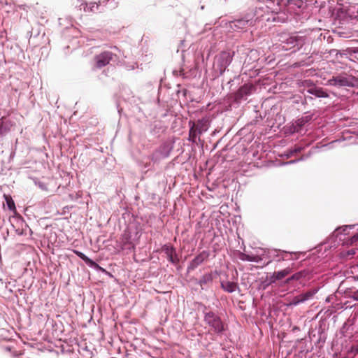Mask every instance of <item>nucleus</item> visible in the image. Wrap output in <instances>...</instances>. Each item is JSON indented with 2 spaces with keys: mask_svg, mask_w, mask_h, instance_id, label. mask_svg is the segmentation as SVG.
I'll return each instance as SVG.
<instances>
[{
  "mask_svg": "<svg viewBox=\"0 0 358 358\" xmlns=\"http://www.w3.org/2000/svg\"><path fill=\"white\" fill-rule=\"evenodd\" d=\"M350 241L351 245L356 244L358 241V233L352 236Z\"/></svg>",
  "mask_w": 358,
  "mask_h": 358,
  "instance_id": "24",
  "label": "nucleus"
},
{
  "mask_svg": "<svg viewBox=\"0 0 358 358\" xmlns=\"http://www.w3.org/2000/svg\"><path fill=\"white\" fill-rule=\"evenodd\" d=\"M310 94L315 95L317 97H327L328 94L321 89L313 88L308 90Z\"/></svg>",
  "mask_w": 358,
  "mask_h": 358,
  "instance_id": "17",
  "label": "nucleus"
},
{
  "mask_svg": "<svg viewBox=\"0 0 358 358\" xmlns=\"http://www.w3.org/2000/svg\"><path fill=\"white\" fill-rule=\"evenodd\" d=\"M221 286L224 291L229 293L235 292L238 287V285L236 282L230 281L222 282L221 283Z\"/></svg>",
  "mask_w": 358,
  "mask_h": 358,
  "instance_id": "11",
  "label": "nucleus"
},
{
  "mask_svg": "<svg viewBox=\"0 0 358 358\" xmlns=\"http://www.w3.org/2000/svg\"><path fill=\"white\" fill-rule=\"evenodd\" d=\"M273 3L271 1H268L266 2V8L271 10V12L275 13L276 15L275 17H273V21L279 22H285L288 19V15L285 11H281L279 7V4L278 3L276 8H272L271 4Z\"/></svg>",
  "mask_w": 358,
  "mask_h": 358,
  "instance_id": "7",
  "label": "nucleus"
},
{
  "mask_svg": "<svg viewBox=\"0 0 358 358\" xmlns=\"http://www.w3.org/2000/svg\"><path fill=\"white\" fill-rule=\"evenodd\" d=\"M303 4V1L301 0H290L288 1L287 5V10L291 11L294 9V6H296L297 8H301Z\"/></svg>",
  "mask_w": 358,
  "mask_h": 358,
  "instance_id": "15",
  "label": "nucleus"
},
{
  "mask_svg": "<svg viewBox=\"0 0 358 358\" xmlns=\"http://www.w3.org/2000/svg\"><path fill=\"white\" fill-rule=\"evenodd\" d=\"M354 350L356 352H358V345L354 348Z\"/></svg>",
  "mask_w": 358,
  "mask_h": 358,
  "instance_id": "30",
  "label": "nucleus"
},
{
  "mask_svg": "<svg viewBox=\"0 0 358 358\" xmlns=\"http://www.w3.org/2000/svg\"><path fill=\"white\" fill-rule=\"evenodd\" d=\"M12 126L11 121L3 117L0 119V136L5 135L10 131Z\"/></svg>",
  "mask_w": 358,
  "mask_h": 358,
  "instance_id": "10",
  "label": "nucleus"
},
{
  "mask_svg": "<svg viewBox=\"0 0 358 358\" xmlns=\"http://www.w3.org/2000/svg\"><path fill=\"white\" fill-rule=\"evenodd\" d=\"M306 43V38L299 36H292L282 42V49L289 50L296 48L300 50Z\"/></svg>",
  "mask_w": 358,
  "mask_h": 358,
  "instance_id": "5",
  "label": "nucleus"
},
{
  "mask_svg": "<svg viewBox=\"0 0 358 358\" xmlns=\"http://www.w3.org/2000/svg\"><path fill=\"white\" fill-rule=\"evenodd\" d=\"M116 57V55L110 51H104L96 55L94 58V68L101 69L108 65L110 61Z\"/></svg>",
  "mask_w": 358,
  "mask_h": 358,
  "instance_id": "6",
  "label": "nucleus"
},
{
  "mask_svg": "<svg viewBox=\"0 0 358 358\" xmlns=\"http://www.w3.org/2000/svg\"><path fill=\"white\" fill-rule=\"evenodd\" d=\"M343 358H348V357H343Z\"/></svg>",
  "mask_w": 358,
  "mask_h": 358,
  "instance_id": "32",
  "label": "nucleus"
},
{
  "mask_svg": "<svg viewBox=\"0 0 358 358\" xmlns=\"http://www.w3.org/2000/svg\"><path fill=\"white\" fill-rule=\"evenodd\" d=\"M98 6H98L97 4H96V3H93L90 9H91V10H93V8H94V7L98 8Z\"/></svg>",
  "mask_w": 358,
  "mask_h": 358,
  "instance_id": "29",
  "label": "nucleus"
},
{
  "mask_svg": "<svg viewBox=\"0 0 358 358\" xmlns=\"http://www.w3.org/2000/svg\"><path fill=\"white\" fill-rule=\"evenodd\" d=\"M296 296L297 298H299V303H303V302H305V299H304V298H303V294H299V295Z\"/></svg>",
  "mask_w": 358,
  "mask_h": 358,
  "instance_id": "27",
  "label": "nucleus"
},
{
  "mask_svg": "<svg viewBox=\"0 0 358 358\" xmlns=\"http://www.w3.org/2000/svg\"><path fill=\"white\" fill-rule=\"evenodd\" d=\"M348 228V226H345L343 229V231H345Z\"/></svg>",
  "mask_w": 358,
  "mask_h": 358,
  "instance_id": "31",
  "label": "nucleus"
},
{
  "mask_svg": "<svg viewBox=\"0 0 358 358\" xmlns=\"http://www.w3.org/2000/svg\"><path fill=\"white\" fill-rule=\"evenodd\" d=\"M73 252L79 257L80 259H82L85 263L87 264H92L93 262L89 259L86 255H85L83 252L78 251V250H73Z\"/></svg>",
  "mask_w": 358,
  "mask_h": 358,
  "instance_id": "18",
  "label": "nucleus"
},
{
  "mask_svg": "<svg viewBox=\"0 0 358 358\" xmlns=\"http://www.w3.org/2000/svg\"><path fill=\"white\" fill-rule=\"evenodd\" d=\"M291 272V269L289 268H286L282 271L275 272V278L278 280H282L285 278L287 275H289Z\"/></svg>",
  "mask_w": 358,
  "mask_h": 358,
  "instance_id": "16",
  "label": "nucleus"
},
{
  "mask_svg": "<svg viewBox=\"0 0 358 358\" xmlns=\"http://www.w3.org/2000/svg\"><path fill=\"white\" fill-rule=\"evenodd\" d=\"M299 303H300L299 301V298H297L296 296H294L290 302V305H294V306H296Z\"/></svg>",
  "mask_w": 358,
  "mask_h": 358,
  "instance_id": "25",
  "label": "nucleus"
},
{
  "mask_svg": "<svg viewBox=\"0 0 358 358\" xmlns=\"http://www.w3.org/2000/svg\"><path fill=\"white\" fill-rule=\"evenodd\" d=\"M205 322L210 327V331L221 333L224 331L223 323L217 315L213 312H208L204 316Z\"/></svg>",
  "mask_w": 358,
  "mask_h": 358,
  "instance_id": "2",
  "label": "nucleus"
},
{
  "mask_svg": "<svg viewBox=\"0 0 358 358\" xmlns=\"http://www.w3.org/2000/svg\"><path fill=\"white\" fill-rule=\"evenodd\" d=\"M303 276V272L300 271L298 273H296L293 275H292L290 278L287 279V282H289L291 280H298L300 278H301Z\"/></svg>",
  "mask_w": 358,
  "mask_h": 358,
  "instance_id": "19",
  "label": "nucleus"
},
{
  "mask_svg": "<svg viewBox=\"0 0 358 358\" xmlns=\"http://www.w3.org/2000/svg\"><path fill=\"white\" fill-rule=\"evenodd\" d=\"M358 82V80L352 76L339 75L334 76L329 80L331 85L339 87H353Z\"/></svg>",
  "mask_w": 358,
  "mask_h": 358,
  "instance_id": "4",
  "label": "nucleus"
},
{
  "mask_svg": "<svg viewBox=\"0 0 358 358\" xmlns=\"http://www.w3.org/2000/svg\"><path fill=\"white\" fill-rule=\"evenodd\" d=\"M196 134L197 133V131L195 129V128L192 125L191 127H190V129H189V138L192 141H195V138H196Z\"/></svg>",
  "mask_w": 358,
  "mask_h": 358,
  "instance_id": "22",
  "label": "nucleus"
},
{
  "mask_svg": "<svg viewBox=\"0 0 358 358\" xmlns=\"http://www.w3.org/2000/svg\"><path fill=\"white\" fill-rule=\"evenodd\" d=\"M6 201L7 206L10 210H13L15 209V203L10 196H6Z\"/></svg>",
  "mask_w": 358,
  "mask_h": 358,
  "instance_id": "20",
  "label": "nucleus"
},
{
  "mask_svg": "<svg viewBox=\"0 0 358 358\" xmlns=\"http://www.w3.org/2000/svg\"><path fill=\"white\" fill-rule=\"evenodd\" d=\"M255 13L253 11L249 12L245 15L242 18L230 21L229 22V27L234 31L239 29H247L249 27L255 24Z\"/></svg>",
  "mask_w": 358,
  "mask_h": 358,
  "instance_id": "1",
  "label": "nucleus"
},
{
  "mask_svg": "<svg viewBox=\"0 0 358 358\" xmlns=\"http://www.w3.org/2000/svg\"><path fill=\"white\" fill-rule=\"evenodd\" d=\"M250 93V87L244 85L241 87L236 92V99H242L244 96Z\"/></svg>",
  "mask_w": 358,
  "mask_h": 358,
  "instance_id": "14",
  "label": "nucleus"
},
{
  "mask_svg": "<svg viewBox=\"0 0 358 358\" xmlns=\"http://www.w3.org/2000/svg\"><path fill=\"white\" fill-rule=\"evenodd\" d=\"M189 124H192L199 134H201L208 129V121L206 119L199 120L196 123L190 122Z\"/></svg>",
  "mask_w": 358,
  "mask_h": 358,
  "instance_id": "9",
  "label": "nucleus"
},
{
  "mask_svg": "<svg viewBox=\"0 0 358 358\" xmlns=\"http://www.w3.org/2000/svg\"><path fill=\"white\" fill-rule=\"evenodd\" d=\"M316 293L315 290H310L306 292V293H303V298L305 299V301L309 300L310 298H312L315 294Z\"/></svg>",
  "mask_w": 358,
  "mask_h": 358,
  "instance_id": "21",
  "label": "nucleus"
},
{
  "mask_svg": "<svg viewBox=\"0 0 358 358\" xmlns=\"http://www.w3.org/2000/svg\"><path fill=\"white\" fill-rule=\"evenodd\" d=\"M232 57L229 52H222L216 57L214 66L217 71L222 75L231 62Z\"/></svg>",
  "mask_w": 358,
  "mask_h": 358,
  "instance_id": "3",
  "label": "nucleus"
},
{
  "mask_svg": "<svg viewBox=\"0 0 358 358\" xmlns=\"http://www.w3.org/2000/svg\"><path fill=\"white\" fill-rule=\"evenodd\" d=\"M166 254L169 262L173 264H177L179 262V259L173 248H167L166 249Z\"/></svg>",
  "mask_w": 358,
  "mask_h": 358,
  "instance_id": "12",
  "label": "nucleus"
},
{
  "mask_svg": "<svg viewBox=\"0 0 358 358\" xmlns=\"http://www.w3.org/2000/svg\"><path fill=\"white\" fill-rule=\"evenodd\" d=\"M355 254V250L354 249H351L348 251V255H354Z\"/></svg>",
  "mask_w": 358,
  "mask_h": 358,
  "instance_id": "28",
  "label": "nucleus"
},
{
  "mask_svg": "<svg viewBox=\"0 0 358 358\" xmlns=\"http://www.w3.org/2000/svg\"><path fill=\"white\" fill-rule=\"evenodd\" d=\"M276 280H278V279L275 278V272H274V273H273V275L270 277V282H271V283H273V282H275Z\"/></svg>",
  "mask_w": 358,
  "mask_h": 358,
  "instance_id": "26",
  "label": "nucleus"
},
{
  "mask_svg": "<svg viewBox=\"0 0 358 358\" xmlns=\"http://www.w3.org/2000/svg\"><path fill=\"white\" fill-rule=\"evenodd\" d=\"M350 298L355 301H358V289L351 292L350 294Z\"/></svg>",
  "mask_w": 358,
  "mask_h": 358,
  "instance_id": "23",
  "label": "nucleus"
},
{
  "mask_svg": "<svg viewBox=\"0 0 358 358\" xmlns=\"http://www.w3.org/2000/svg\"><path fill=\"white\" fill-rule=\"evenodd\" d=\"M209 257V252L208 251H203L190 262L189 269L194 270L201 264H202Z\"/></svg>",
  "mask_w": 358,
  "mask_h": 358,
  "instance_id": "8",
  "label": "nucleus"
},
{
  "mask_svg": "<svg viewBox=\"0 0 358 358\" xmlns=\"http://www.w3.org/2000/svg\"><path fill=\"white\" fill-rule=\"evenodd\" d=\"M240 259L243 261H248V262H259L262 259L259 255H249V254H245V253H241L240 255Z\"/></svg>",
  "mask_w": 358,
  "mask_h": 358,
  "instance_id": "13",
  "label": "nucleus"
}]
</instances>
